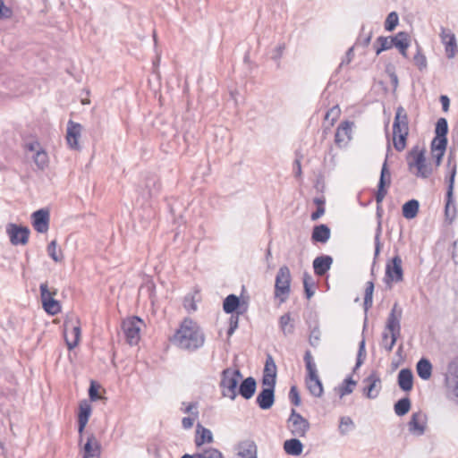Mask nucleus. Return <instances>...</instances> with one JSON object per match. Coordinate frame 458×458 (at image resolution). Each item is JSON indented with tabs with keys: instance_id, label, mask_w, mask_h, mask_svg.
Instances as JSON below:
<instances>
[{
	"instance_id": "1",
	"label": "nucleus",
	"mask_w": 458,
	"mask_h": 458,
	"mask_svg": "<svg viewBox=\"0 0 458 458\" xmlns=\"http://www.w3.org/2000/svg\"><path fill=\"white\" fill-rule=\"evenodd\" d=\"M170 341L182 350L195 352L204 345L205 334L196 321L185 318Z\"/></svg>"
},
{
	"instance_id": "2",
	"label": "nucleus",
	"mask_w": 458,
	"mask_h": 458,
	"mask_svg": "<svg viewBox=\"0 0 458 458\" xmlns=\"http://www.w3.org/2000/svg\"><path fill=\"white\" fill-rule=\"evenodd\" d=\"M425 149H420L419 146H414L406 156L409 170L416 168L414 174L417 177L427 179L433 174L431 164L427 163Z\"/></svg>"
},
{
	"instance_id": "3",
	"label": "nucleus",
	"mask_w": 458,
	"mask_h": 458,
	"mask_svg": "<svg viewBox=\"0 0 458 458\" xmlns=\"http://www.w3.org/2000/svg\"><path fill=\"white\" fill-rule=\"evenodd\" d=\"M305 367L307 370V377L305 378L306 386L311 395L315 397H321L324 393L322 381L320 380L316 364L313 360L310 351L307 350L303 357Z\"/></svg>"
},
{
	"instance_id": "4",
	"label": "nucleus",
	"mask_w": 458,
	"mask_h": 458,
	"mask_svg": "<svg viewBox=\"0 0 458 458\" xmlns=\"http://www.w3.org/2000/svg\"><path fill=\"white\" fill-rule=\"evenodd\" d=\"M456 173L457 165L453 164V166L450 169L448 174L445 177V182L446 183V192L445 197V219L449 220L450 223H452L456 216V206L454 196Z\"/></svg>"
},
{
	"instance_id": "5",
	"label": "nucleus",
	"mask_w": 458,
	"mask_h": 458,
	"mask_svg": "<svg viewBox=\"0 0 458 458\" xmlns=\"http://www.w3.org/2000/svg\"><path fill=\"white\" fill-rule=\"evenodd\" d=\"M242 378V374L239 369L226 368L223 369L219 383V386L223 389V395L234 400L237 396V388Z\"/></svg>"
},
{
	"instance_id": "6",
	"label": "nucleus",
	"mask_w": 458,
	"mask_h": 458,
	"mask_svg": "<svg viewBox=\"0 0 458 458\" xmlns=\"http://www.w3.org/2000/svg\"><path fill=\"white\" fill-rule=\"evenodd\" d=\"M291 272L287 266L279 267L275 282V297L280 299V302H284L291 291Z\"/></svg>"
},
{
	"instance_id": "7",
	"label": "nucleus",
	"mask_w": 458,
	"mask_h": 458,
	"mask_svg": "<svg viewBox=\"0 0 458 458\" xmlns=\"http://www.w3.org/2000/svg\"><path fill=\"white\" fill-rule=\"evenodd\" d=\"M386 152V157L382 165L380 171L377 190L375 193V199L377 205H382L383 199L386 196L388 192V188L391 185V173L387 163L388 154L389 152H391V145L389 141L387 142Z\"/></svg>"
},
{
	"instance_id": "8",
	"label": "nucleus",
	"mask_w": 458,
	"mask_h": 458,
	"mask_svg": "<svg viewBox=\"0 0 458 458\" xmlns=\"http://www.w3.org/2000/svg\"><path fill=\"white\" fill-rule=\"evenodd\" d=\"M40 299L44 310L49 315H56L61 311V303L54 298L57 293L56 289L49 290L47 283L39 285Z\"/></svg>"
},
{
	"instance_id": "9",
	"label": "nucleus",
	"mask_w": 458,
	"mask_h": 458,
	"mask_svg": "<svg viewBox=\"0 0 458 458\" xmlns=\"http://www.w3.org/2000/svg\"><path fill=\"white\" fill-rule=\"evenodd\" d=\"M286 422L288 429L295 437H304L310 428L309 420L297 412L295 409H292Z\"/></svg>"
},
{
	"instance_id": "10",
	"label": "nucleus",
	"mask_w": 458,
	"mask_h": 458,
	"mask_svg": "<svg viewBox=\"0 0 458 458\" xmlns=\"http://www.w3.org/2000/svg\"><path fill=\"white\" fill-rule=\"evenodd\" d=\"M403 280V270L402 267V259L396 253L386 265V273L384 281L386 284L393 282L398 283Z\"/></svg>"
},
{
	"instance_id": "11",
	"label": "nucleus",
	"mask_w": 458,
	"mask_h": 458,
	"mask_svg": "<svg viewBox=\"0 0 458 458\" xmlns=\"http://www.w3.org/2000/svg\"><path fill=\"white\" fill-rule=\"evenodd\" d=\"M445 381L452 399L458 403V356L448 363Z\"/></svg>"
},
{
	"instance_id": "12",
	"label": "nucleus",
	"mask_w": 458,
	"mask_h": 458,
	"mask_svg": "<svg viewBox=\"0 0 458 458\" xmlns=\"http://www.w3.org/2000/svg\"><path fill=\"white\" fill-rule=\"evenodd\" d=\"M6 233L13 245H26L29 242L30 230L28 226L9 223L6 225Z\"/></svg>"
},
{
	"instance_id": "13",
	"label": "nucleus",
	"mask_w": 458,
	"mask_h": 458,
	"mask_svg": "<svg viewBox=\"0 0 458 458\" xmlns=\"http://www.w3.org/2000/svg\"><path fill=\"white\" fill-rule=\"evenodd\" d=\"M248 307V300L233 293L227 295L223 301V310L226 314H244Z\"/></svg>"
},
{
	"instance_id": "14",
	"label": "nucleus",
	"mask_w": 458,
	"mask_h": 458,
	"mask_svg": "<svg viewBox=\"0 0 458 458\" xmlns=\"http://www.w3.org/2000/svg\"><path fill=\"white\" fill-rule=\"evenodd\" d=\"M441 43L445 47V55L448 59H453L458 54V45L455 34L449 29L440 27L439 33Z\"/></svg>"
},
{
	"instance_id": "15",
	"label": "nucleus",
	"mask_w": 458,
	"mask_h": 458,
	"mask_svg": "<svg viewBox=\"0 0 458 458\" xmlns=\"http://www.w3.org/2000/svg\"><path fill=\"white\" fill-rule=\"evenodd\" d=\"M142 319L137 316L123 320L122 323V329L126 336L127 342L132 345L136 344L140 339V326L142 323Z\"/></svg>"
},
{
	"instance_id": "16",
	"label": "nucleus",
	"mask_w": 458,
	"mask_h": 458,
	"mask_svg": "<svg viewBox=\"0 0 458 458\" xmlns=\"http://www.w3.org/2000/svg\"><path fill=\"white\" fill-rule=\"evenodd\" d=\"M275 391L276 385H261V390L256 397V403L261 410L267 411L272 408L276 401Z\"/></svg>"
},
{
	"instance_id": "17",
	"label": "nucleus",
	"mask_w": 458,
	"mask_h": 458,
	"mask_svg": "<svg viewBox=\"0 0 458 458\" xmlns=\"http://www.w3.org/2000/svg\"><path fill=\"white\" fill-rule=\"evenodd\" d=\"M428 416L426 413L419 411L413 412L411 420L408 422L409 432L416 437H420L425 434L427 428Z\"/></svg>"
},
{
	"instance_id": "18",
	"label": "nucleus",
	"mask_w": 458,
	"mask_h": 458,
	"mask_svg": "<svg viewBox=\"0 0 458 458\" xmlns=\"http://www.w3.org/2000/svg\"><path fill=\"white\" fill-rule=\"evenodd\" d=\"M366 386L362 389V394L369 399H375L378 396L381 390V379L377 371H372L363 379Z\"/></svg>"
},
{
	"instance_id": "19",
	"label": "nucleus",
	"mask_w": 458,
	"mask_h": 458,
	"mask_svg": "<svg viewBox=\"0 0 458 458\" xmlns=\"http://www.w3.org/2000/svg\"><path fill=\"white\" fill-rule=\"evenodd\" d=\"M50 213L47 208H40L31 214V225L39 233H45L49 229Z\"/></svg>"
},
{
	"instance_id": "20",
	"label": "nucleus",
	"mask_w": 458,
	"mask_h": 458,
	"mask_svg": "<svg viewBox=\"0 0 458 458\" xmlns=\"http://www.w3.org/2000/svg\"><path fill=\"white\" fill-rule=\"evenodd\" d=\"M92 408L88 400H82L79 403V412L77 417L78 422V433L80 436V442L82 440V436L85 430V428L89 422V417L91 415Z\"/></svg>"
},
{
	"instance_id": "21",
	"label": "nucleus",
	"mask_w": 458,
	"mask_h": 458,
	"mask_svg": "<svg viewBox=\"0 0 458 458\" xmlns=\"http://www.w3.org/2000/svg\"><path fill=\"white\" fill-rule=\"evenodd\" d=\"M405 131H409L408 114L404 107L399 106L395 110L393 123V136L404 133Z\"/></svg>"
},
{
	"instance_id": "22",
	"label": "nucleus",
	"mask_w": 458,
	"mask_h": 458,
	"mask_svg": "<svg viewBox=\"0 0 458 458\" xmlns=\"http://www.w3.org/2000/svg\"><path fill=\"white\" fill-rule=\"evenodd\" d=\"M277 368L271 354H267L261 385H276Z\"/></svg>"
},
{
	"instance_id": "23",
	"label": "nucleus",
	"mask_w": 458,
	"mask_h": 458,
	"mask_svg": "<svg viewBox=\"0 0 458 458\" xmlns=\"http://www.w3.org/2000/svg\"><path fill=\"white\" fill-rule=\"evenodd\" d=\"M81 124L69 120L67 123L66 140L72 149H80L79 139L81 132Z\"/></svg>"
},
{
	"instance_id": "24",
	"label": "nucleus",
	"mask_w": 458,
	"mask_h": 458,
	"mask_svg": "<svg viewBox=\"0 0 458 458\" xmlns=\"http://www.w3.org/2000/svg\"><path fill=\"white\" fill-rule=\"evenodd\" d=\"M257 381L253 377L242 378L237 388V395H241L245 400L252 398L256 393Z\"/></svg>"
},
{
	"instance_id": "25",
	"label": "nucleus",
	"mask_w": 458,
	"mask_h": 458,
	"mask_svg": "<svg viewBox=\"0 0 458 458\" xmlns=\"http://www.w3.org/2000/svg\"><path fill=\"white\" fill-rule=\"evenodd\" d=\"M101 454V445L93 433L89 434L82 447L83 458L99 457Z\"/></svg>"
},
{
	"instance_id": "26",
	"label": "nucleus",
	"mask_w": 458,
	"mask_h": 458,
	"mask_svg": "<svg viewBox=\"0 0 458 458\" xmlns=\"http://www.w3.org/2000/svg\"><path fill=\"white\" fill-rule=\"evenodd\" d=\"M331 236V230L326 224L314 225L311 232V242L313 243L325 244Z\"/></svg>"
},
{
	"instance_id": "27",
	"label": "nucleus",
	"mask_w": 458,
	"mask_h": 458,
	"mask_svg": "<svg viewBox=\"0 0 458 458\" xmlns=\"http://www.w3.org/2000/svg\"><path fill=\"white\" fill-rule=\"evenodd\" d=\"M333 264V258L329 255H320L313 260L314 273L318 276L326 275Z\"/></svg>"
},
{
	"instance_id": "28",
	"label": "nucleus",
	"mask_w": 458,
	"mask_h": 458,
	"mask_svg": "<svg viewBox=\"0 0 458 458\" xmlns=\"http://www.w3.org/2000/svg\"><path fill=\"white\" fill-rule=\"evenodd\" d=\"M236 450L238 451L237 454L241 458H258V448L256 443L253 440L246 439L241 441L237 445Z\"/></svg>"
},
{
	"instance_id": "29",
	"label": "nucleus",
	"mask_w": 458,
	"mask_h": 458,
	"mask_svg": "<svg viewBox=\"0 0 458 458\" xmlns=\"http://www.w3.org/2000/svg\"><path fill=\"white\" fill-rule=\"evenodd\" d=\"M413 373L411 369H402L397 376V384L403 392H410L413 387Z\"/></svg>"
},
{
	"instance_id": "30",
	"label": "nucleus",
	"mask_w": 458,
	"mask_h": 458,
	"mask_svg": "<svg viewBox=\"0 0 458 458\" xmlns=\"http://www.w3.org/2000/svg\"><path fill=\"white\" fill-rule=\"evenodd\" d=\"M214 440L213 434L210 429L203 427L200 423L196 425V434L194 443L197 447H200L204 444H210Z\"/></svg>"
},
{
	"instance_id": "31",
	"label": "nucleus",
	"mask_w": 458,
	"mask_h": 458,
	"mask_svg": "<svg viewBox=\"0 0 458 458\" xmlns=\"http://www.w3.org/2000/svg\"><path fill=\"white\" fill-rule=\"evenodd\" d=\"M402 314H403V310L395 302L393 305L391 311L388 315L386 324V329L401 328Z\"/></svg>"
},
{
	"instance_id": "32",
	"label": "nucleus",
	"mask_w": 458,
	"mask_h": 458,
	"mask_svg": "<svg viewBox=\"0 0 458 458\" xmlns=\"http://www.w3.org/2000/svg\"><path fill=\"white\" fill-rule=\"evenodd\" d=\"M416 370L422 380H428L432 376V363L428 358L422 357L416 364Z\"/></svg>"
},
{
	"instance_id": "33",
	"label": "nucleus",
	"mask_w": 458,
	"mask_h": 458,
	"mask_svg": "<svg viewBox=\"0 0 458 458\" xmlns=\"http://www.w3.org/2000/svg\"><path fill=\"white\" fill-rule=\"evenodd\" d=\"M353 124L352 122L350 121H344L340 123L338 128L336 129L335 134V142L336 145L341 147V143L344 141V136H346L348 140L351 139V131H352V125Z\"/></svg>"
},
{
	"instance_id": "34",
	"label": "nucleus",
	"mask_w": 458,
	"mask_h": 458,
	"mask_svg": "<svg viewBox=\"0 0 458 458\" xmlns=\"http://www.w3.org/2000/svg\"><path fill=\"white\" fill-rule=\"evenodd\" d=\"M357 385V381L352 378V375L347 376L343 382L335 388V391L338 394L340 398L352 394L354 387Z\"/></svg>"
},
{
	"instance_id": "35",
	"label": "nucleus",
	"mask_w": 458,
	"mask_h": 458,
	"mask_svg": "<svg viewBox=\"0 0 458 458\" xmlns=\"http://www.w3.org/2000/svg\"><path fill=\"white\" fill-rule=\"evenodd\" d=\"M374 289H375L374 281L373 280L368 281L367 284H366L365 294H364V302H363L365 315H367L368 310L373 305V293H374ZM367 321H368L367 316H365L363 330L367 327Z\"/></svg>"
},
{
	"instance_id": "36",
	"label": "nucleus",
	"mask_w": 458,
	"mask_h": 458,
	"mask_svg": "<svg viewBox=\"0 0 458 458\" xmlns=\"http://www.w3.org/2000/svg\"><path fill=\"white\" fill-rule=\"evenodd\" d=\"M303 444L297 437L285 440L284 443V452L293 456H299L303 451Z\"/></svg>"
},
{
	"instance_id": "37",
	"label": "nucleus",
	"mask_w": 458,
	"mask_h": 458,
	"mask_svg": "<svg viewBox=\"0 0 458 458\" xmlns=\"http://www.w3.org/2000/svg\"><path fill=\"white\" fill-rule=\"evenodd\" d=\"M420 209V202L411 199L406 201L402 207V213L406 219H413L417 216Z\"/></svg>"
},
{
	"instance_id": "38",
	"label": "nucleus",
	"mask_w": 458,
	"mask_h": 458,
	"mask_svg": "<svg viewBox=\"0 0 458 458\" xmlns=\"http://www.w3.org/2000/svg\"><path fill=\"white\" fill-rule=\"evenodd\" d=\"M377 217L378 219L377 227L376 230V234L374 238V243H375V259L379 256V253L381 251V242H380V235L382 232L381 228V217L383 215V208L382 205H377V212H376Z\"/></svg>"
},
{
	"instance_id": "39",
	"label": "nucleus",
	"mask_w": 458,
	"mask_h": 458,
	"mask_svg": "<svg viewBox=\"0 0 458 458\" xmlns=\"http://www.w3.org/2000/svg\"><path fill=\"white\" fill-rule=\"evenodd\" d=\"M410 47V35L406 31H399L397 33V41L395 48L398 49L400 54L407 58V50Z\"/></svg>"
},
{
	"instance_id": "40",
	"label": "nucleus",
	"mask_w": 458,
	"mask_h": 458,
	"mask_svg": "<svg viewBox=\"0 0 458 458\" xmlns=\"http://www.w3.org/2000/svg\"><path fill=\"white\" fill-rule=\"evenodd\" d=\"M411 407V399L408 396L399 399L394 405V411L399 417L406 415Z\"/></svg>"
},
{
	"instance_id": "41",
	"label": "nucleus",
	"mask_w": 458,
	"mask_h": 458,
	"mask_svg": "<svg viewBox=\"0 0 458 458\" xmlns=\"http://www.w3.org/2000/svg\"><path fill=\"white\" fill-rule=\"evenodd\" d=\"M279 327L284 335L287 336L293 334L294 324L292 322L291 314L289 312L282 315L279 318Z\"/></svg>"
},
{
	"instance_id": "42",
	"label": "nucleus",
	"mask_w": 458,
	"mask_h": 458,
	"mask_svg": "<svg viewBox=\"0 0 458 458\" xmlns=\"http://www.w3.org/2000/svg\"><path fill=\"white\" fill-rule=\"evenodd\" d=\"M33 161L37 167L40 170H44L48 166L49 159L46 150L39 148L38 150L33 155Z\"/></svg>"
},
{
	"instance_id": "43",
	"label": "nucleus",
	"mask_w": 458,
	"mask_h": 458,
	"mask_svg": "<svg viewBox=\"0 0 458 458\" xmlns=\"http://www.w3.org/2000/svg\"><path fill=\"white\" fill-rule=\"evenodd\" d=\"M447 143V137L435 135L430 144V152H445Z\"/></svg>"
},
{
	"instance_id": "44",
	"label": "nucleus",
	"mask_w": 458,
	"mask_h": 458,
	"mask_svg": "<svg viewBox=\"0 0 458 458\" xmlns=\"http://www.w3.org/2000/svg\"><path fill=\"white\" fill-rule=\"evenodd\" d=\"M366 357H367L366 341L363 336L362 339L359 343L356 363L352 369V373H355L357 371V369H359L360 368V366L364 363Z\"/></svg>"
},
{
	"instance_id": "45",
	"label": "nucleus",
	"mask_w": 458,
	"mask_h": 458,
	"mask_svg": "<svg viewBox=\"0 0 458 458\" xmlns=\"http://www.w3.org/2000/svg\"><path fill=\"white\" fill-rule=\"evenodd\" d=\"M145 187L148 190L149 198L157 196L160 191V182L156 176H150L146 179Z\"/></svg>"
},
{
	"instance_id": "46",
	"label": "nucleus",
	"mask_w": 458,
	"mask_h": 458,
	"mask_svg": "<svg viewBox=\"0 0 458 458\" xmlns=\"http://www.w3.org/2000/svg\"><path fill=\"white\" fill-rule=\"evenodd\" d=\"M409 131L404 133L393 136V145L396 151L402 152L407 146Z\"/></svg>"
},
{
	"instance_id": "47",
	"label": "nucleus",
	"mask_w": 458,
	"mask_h": 458,
	"mask_svg": "<svg viewBox=\"0 0 458 458\" xmlns=\"http://www.w3.org/2000/svg\"><path fill=\"white\" fill-rule=\"evenodd\" d=\"M373 47L377 55H379L384 51L391 49L389 47V38L379 36L377 38Z\"/></svg>"
},
{
	"instance_id": "48",
	"label": "nucleus",
	"mask_w": 458,
	"mask_h": 458,
	"mask_svg": "<svg viewBox=\"0 0 458 458\" xmlns=\"http://www.w3.org/2000/svg\"><path fill=\"white\" fill-rule=\"evenodd\" d=\"M399 23V16L398 13L394 11L388 13L386 19L384 23L385 30L386 31H393L396 28Z\"/></svg>"
},
{
	"instance_id": "49",
	"label": "nucleus",
	"mask_w": 458,
	"mask_h": 458,
	"mask_svg": "<svg viewBox=\"0 0 458 458\" xmlns=\"http://www.w3.org/2000/svg\"><path fill=\"white\" fill-rule=\"evenodd\" d=\"M413 62L420 71H423L428 66L427 58L419 45L417 46V52L413 56Z\"/></svg>"
},
{
	"instance_id": "50",
	"label": "nucleus",
	"mask_w": 458,
	"mask_h": 458,
	"mask_svg": "<svg viewBox=\"0 0 458 458\" xmlns=\"http://www.w3.org/2000/svg\"><path fill=\"white\" fill-rule=\"evenodd\" d=\"M57 242L53 240L49 242L47 248V254L55 262H61L64 259L62 251L59 250V254L56 251Z\"/></svg>"
},
{
	"instance_id": "51",
	"label": "nucleus",
	"mask_w": 458,
	"mask_h": 458,
	"mask_svg": "<svg viewBox=\"0 0 458 458\" xmlns=\"http://www.w3.org/2000/svg\"><path fill=\"white\" fill-rule=\"evenodd\" d=\"M448 122L445 117L439 118L435 126V135L447 137Z\"/></svg>"
},
{
	"instance_id": "52",
	"label": "nucleus",
	"mask_w": 458,
	"mask_h": 458,
	"mask_svg": "<svg viewBox=\"0 0 458 458\" xmlns=\"http://www.w3.org/2000/svg\"><path fill=\"white\" fill-rule=\"evenodd\" d=\"M320 337L321 331L319 329L318 324L317 323L313 327V328L310 329V333L309 335V344L314 348L318 347L320 342Z\"/></svg>"
},
{
	"instance_id": "53",
	"label": "nucleus",
	"mask_w": 458,
	"mask_h": 458,
	"mask_svg": "<svg viewBox=\"0 0 458 458\" xmlns=\"http://www.w3.org/2000/svg\"><path fill=\"white\" fill-rule=\"evenodd\" d=\"M101 387V385L96 381L91 380L89 383V387L88 389V394L90 402H96L99 400V389Z\"/></svg>"
},
{
	"instance_id": "54",
	"label": "nucleus",
	"mask_w": 458,
	"mask_h": 458,
	"mask_svg": "<svg viewBox=\"0 0 458 458\" xmlns=\"http://www.w3.org/2000/svg\"><path fill=\"white\" fill-rule=\"evenodd\" d=\"M197 457L198 458H224L222 453L218 449L213 448V447H209V448L204 449L200 453H197Z\"/></svg>"
},
{
	"instance_id": "55",
	"label": "nucleus",
	"mask_w": 458,
	"mask_h": 458,
	"mask_svg": "<svg viewBox=\"0 0 458 458\" xmlns=\"http://www.w3.org/2000/svg\"><path fill=\"white\" fill-rule=\"evenodd\" d=\"M389 331L388 334H390L391 340L388 344H384V348L388 352H392L394 346L396 344L397 339L401 335V328H394V329H387Z\"/></svg>"
},
{
	"instance_id": "56",
	"label": "nucleus",
	"mask_w": 458,
	"mask_h": 458,
	"mask_svg": "<svg viewBox=\"0 0 458 458\" xmlns=\"http://www.w3.org/2000/svg\"><path fill=\"white\" fill-rule=\"evenodd\" d=\"M288 397H289L291 403L293 406L298 407L301 404V398L300 392H299L297 386L293 385L291 386L289 394H288Z\"/></svg>"
},
{
	"instance_id": "57",
	"label": "nucleus",
	"mask_w": 458,
	"mask_h": 458,
	"mask_svg": "<svg viewBox=\"0 0 458 458\" xmlns=\"http://www.w3.org/2000/svg\"><path fill=\"white\" fill-rule=\"evenodd\" d=\"M227 336L231 337L239 327V317L241 314H230Z\"/></svg>"
},
{
	"instance_id": "58",
	"label": "nucleus",
	"mask_w": 458,
	"mask_h": 458,
	"mask_svg": "<svg viewBox=\"0 0 458 458\" xmlns=\"http://www.w3.org/2000/svg\"><path fill=\"white\" fill-rule=\"evenodd\" d=\"M353 50H354V47H350V48L347 50V52H346V54H345V58L342 60V62L340 63V64H339V65H338V67L336 68V70H335V73L332 75L331 80L333 79V77H334L335 74H337V73L340 72V70L342 69V67H343L344 64H349L352 61V59H353V57H354V51H353Z\"/></svg>"
},
{
	"instance_id": "59",
	"label": "nucleus",
	"mask_w": 458,
	"mask_h": 458,
	"mask_svg": "<svg viewBox=\"0 0 458 458\" xmlns=\"http://www.w3.org/2000/svg\"><path fill=\"white\" fill-rule=\"evenodd\" d=\"M72 333L74 335L73 341L70 342L67 339H65L68 350H72L79 344L80 337H81V327H80V326L73 327H72Z\"/></svg>"
},
{
	"instance_id": "60",
	"label": "nucleus",
	"mask_w": 458,
	"mask_h": 458,
	"mask_svg": "<svg viewBox=\"0 0 458 458\" xmlns=\"http://www.w3.org/2000/svg\"><path fill=\"white\" fill-rule=\"evenodd\" d=\"M340 112L341 111L338 106H333L332 108L327 111L325 114V120H330V125H333L336 119L339 117Z\"/></svg>"
},
{
	"instance_id": "61",
	"label": "nucleus",
	"mask_w": 458,
	"mask_h": 458,
	"mask_svg": "<svg viewBox=\"0 0 458 458\" xmlns=\"http://www.w3.org/2000/svg\"><path fill=\"white\" fill-rule=\"evenodd\" d=\"M183 307L188 312H193L197 310V305L194 297L191 295H186L183 299Z\"/></svg>"
},
{
	"instance_id": "62",
	"label": "nucleus",
	"mask_w": 458,
	"mask_h": 458,
	"mask_svg": "<svg viewBox=\"0 0 458 458\" xmlns=\"http://www.w3.org/2000/svg\"><path fill=\"white\" fill-rule=\"evenodd\" d=\"M344 426H351L352 428L354 427L353 420L347 416L341 417L340 419V425H339V431L342 435L346 434V430L344 428Z\"/></svg>"
},
{
	"instance_id": "63",
	"label": "nucleus",
	"mask_w": 458,
	"mask_h": 458,
	"mask_svg": "<svg viewBox=\"0 0 458 458\" xmlns=\"http://www.w3.org/2000/svg\"><path fill=\"white\" fill-rule=\"evenodd\" d=\"M13 15V10L7 7L3 0H0V19H8Z\"/></svg>"
},
{
	"instance_id": "64",
	"label": "nucleus",
	"mask_w": 458,
	"mask_h": 458,
	"mask_svg": "<svg viewBox=\"0 0 458 458\" xmlns=\"http://www.w3.org/2000/svg\"><path fill=\"white\" fill-rule=\"evenodd\" d=\"M23 148L27 151L36 153V151L38 150V148L41 147H40V143L38 142V140H33L28 141V142H25L23 145Z\"/></svg>"
}]
</instances>
